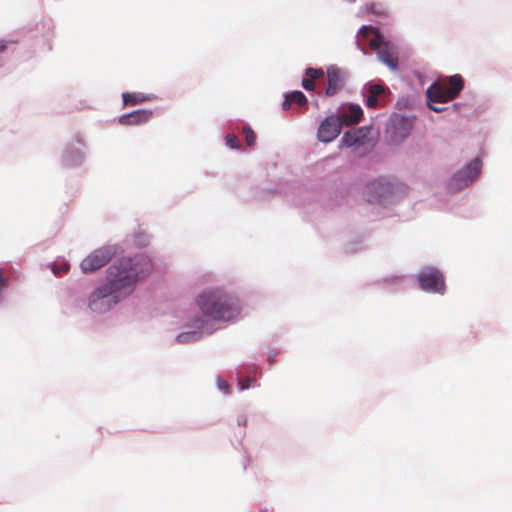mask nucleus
<instances>
[{
    "label": "nucleus",
    "instance_id": "f257e3e1",
    "mask_svg": "<svg viewBox=\"0 0 512 512\" xmlns=\"http://www.w3.org/2000/svg\"><path fill=\"white\" fill-rule=\"evenodd\" d=\"M153 265L148 256L137 254L122 257L113 262L107 270V285L117 295L124 297L133 292L136 282L147 277Z\"/></svg>",
    "mask_w": 512,
    "mask_h": 512
},
{
    "label": "nucleus",
    "instance_id": "f03ea898",
    "mask_svg": "<svg viewBox=\"0 0 512 512\" xmlns=\"http://www.w3.org/2000/svg\"><path fill=\"white\" fill-rule=\"evenodd\" d=\"M197 304L204 315L214 320H230L241 311L238 299L221 289L203 291L197 298Z\"/></svg>",
    "mask_w": 512,
    "mask_h": 512
},
{
    "label": "nucleus",
    "instance_id": "7ed1b4c3",
    "mask_svg": "<svg viewBox=\"0 0 512 512\" xmlns=\"http://www.w3.org/2000/svg\"><path fill=\"white\" fill-rule=\"evenodd\" d=\"M463 87L462 77L455 74L447 80L433 83L426 91L427 99L432 102H449L460 94Z\"/></svg>",
    "mask_w": 512,
    "mask_h": 512
},
{
    "label": "nucleus",
    "instance_id": "20e7f679",
    "mask_svg": "<svg viewBox=\"0 0 512 512\" xmlns=\"http://www.w3.org/2000/svg\"><path fill=\"white\" fill-rule=\"evenodd\" d=\"M400 189L399 185L386 178L369 182L365 194L370 203H380L392 197Z\"/></svg>",
    "mask_w": 512,
    "mask_h": 512
},
{
    "label": "nucleus",
    "instance_id": "39448f33",
    "mask_svg": "<svg viewBox=\"0 0 512 512\" xmlns=\"http://www.w3.org/2000/svg\"><path fill=\"white\" fill-rule=\"evenodd\" d=\"M369 46L377 52L380 62L393 71L398 69V49L394 44L384 41L383 37H377L369 39Z\"/></svg>",
    "mask_w": 512,
    "mask_h": 512
},
{
    "label": "nucleus",
    "instance_id": "423d86ee",
    "mask_svg": "<svg viewBox=\"0 0 512 512\" xmlns=\"http://www.w3.org/2000/svg\"><path fill=\"white\" fill-rule=\"evenodd\" d=\"M114 256L111 247H100L88 254L80 263L83 273H93L105 266Z\"/></svg>",
    "mask_w": 512,
    "mask_h": 512
},
{
    "label": "nucleus",
    "instance_id": "0eeeda50",
    "mask_svg": "<svg viewBox=\"0 0 512 512\" xmlns=\"http://www.w3.org/2000/svg\"><path fill=\"white\" fill-rule=\"evenodd\" d=\"M111 297L114 298L113 302L116 303L121 296L117 295V293L112 291L107 285H103L90 294L88 306L94 312H105L111 307Z\"/></svg>",
    "mask_w": 512,
    "mask_h": 512
},
{
    "label": "nucleus",
    "instance_id": "6e6552de",
    "mask_svg": "<svg viewBox=\"0 0 512 512\" xmlns=\"http://www.w3.org/2000/svg\"><path fill=\"white\" fill-rule=\"evenodd\" d=\"M481 166L482 163L478 158L472 160L463 170L453 175L449 183L450 187L459 190L470 185L478 177Z\"/></svg>",
    "mask_w": 512,
    "mask_h": 512
},
{
    "label": "nucleus",
    "instance_id": "1a4fd4ad",
    "mask_svg": "<svg viewBox=\"0 0 512 512\" xmlns=\"http://www.w3.org/2000/svg\"><path fill=\"white\" fill-rule=\"evenodd\" d=\"M418 282L421 289L443 294L445 291V281L443 274L434 268H428L418 275Z\"/></svg>",
    "mask_w": 512,
    "mask_h": 512
},
{
    "label": "nucleus",
    "instance_id": "9d476101",
    "mask_svg": "<svg viewBox=\"0 0 512 512\" xmlns=\"http://www.w3.org/2000/svg\"><path fill=\"white\" fill-rule=\"evenodd\" d=\"M327 87L325 89V95L328 97L335 96L338 94L346 85L347 73L335 66L331 65L327 68Z\"/></svg>",
    "mask_w": 512,
    "mask_h": 512
},
{
    "label": "nucleus",
    "instance_id": "9b49d317",
    "mask_svg": "<svg viewBox=\"0 0 512 512\" xmlns=\"http://www.w3.org/2000/svg\"><path fill=\"white\" fill-rule=\"evenodd\" d=\"M342 123L338 116L330 115L326 117L318 128L317 138L319 141L328 143L334 140L340 134Z\"/></svg>",
    "mask_w": 512,
    "mask_h": 512
},
{
    "label": "nucleus",
    "instance_id": "f8f14e48",
    "mask_svg": "<svg viewBox=\"0 0 512 512\" xmlns=\"http://www.w3.org/2000/svg\"><path fill=\"white\" fill-rule=\"evenodd\" d=\"M153 115L151 110L140 109L119 117V123L126 126L141 125L148 122Z\"/></svg>",
    "mask_w": 512,
    "mask_h": 512
},
{
    "label": "nucleus",
    "instance_id": "ddd939ff",
    "mask_svg": "<svg viewBox=\"0 0 512 512\" xmlns=\"http://www.w3.org/2000/svg\"><path fill=\"white\" fill-rule=\"evenodd\" d=\"M363 111L359 105L351 104L347 110H344L338 118L342 125H354L360 122Z\"/></svg>",
    "mask_w": 512,
    "mask_h": 512
},
{
    "label": "nucleus",
    "instance_id": "4468645a",
    "mask_svg": "<svg viewBox=\"0 0 512 512\" xmlns=\"http://www.w3.org/2000/svg\"><path fill=\"white\" fill-rule=\"evenodd\" d=\"M365 137L363 129L347 131L341 138V144L346 147L360 146L365 143Z\"/></svg>",
    "mask_w": 512,
    "mask_h": 512
},
{
    "label": "nucleus",
    "instance_id": "2eb2a0df",
    "mask_svg": "<svg viewBox=\"0 0 512 512\" xmlns=\"http://www.w3.org/2000/svg\"><path fill=\"white\" fill-rule=\"evenodd\" d=\"M385 88L381 84H372L368 89L366 98V106L368 108H377L381 104V96L384 94Z\"/></svg>",
    "mask_w": 512,
    "mask_h": 512
},
{
    "label": "nucleus",
    "instance_id": "dca6fc26",
    "mask_svg": "<svg viewBox=\"0 0 512 512\" xmlns=\"http://www.w3.org/2000/svg\"><path fill=\"white\" fill-rule=\"evenodd\" d=\"M122 98L123 103L126 106H133L150 100L149 97L143 95L142 93H123Z\"/></svg>",
    "mask_w": 512,
    "mask_h": 512
},
{
    "label": "nucleus",
    "instance_id": "f3484780",
    "mask_svg": "<svg viewBox=\"0 0 512 512\" xmlns=\"http://www.w3.org/2000/svg\"><path fill=\"white\" fill-rule=\"evenodd\" d=\"M360 35L365 39H368L370 36H373L372 38L382 37L379 30L373 26H363L360 29Z\"/></svg>",
    "mask_w": 512,
    "mask_h": 512
},
{
    "label": "nucleus",
    "instance_id": "a211bd4d",
    "mask_svg": "<svg viewBox=\"0 0 512 512\" xmlns=\"http://www.w3.org/2000/svg\"><path fill=\"white\" fill-rule=\"evenodd\" d=\"M289 94L292 103H296L299 106H305L307 104V98L301 91H293Z\"/></svg>",
    "mask_w": 512,
    "mask_h": 512
},
{
    "label": "nucleus",
    "instance_id": "6ab92c4d",
    "mask_svg": "<svg viewBox=\"0 0 512 512\" xmlns=\"http://www.w3.org/2000/svg\"><path fill=\"white\" fill-rule=\"evenodd\" d=\"M243 133L245 134V141H246V144L249 146V147H252L254 146L255 142H256V134L255 132L248 126H245L243 128Z\"/></svg>",
    "mask_w": 512,
    "mask_h": 512
},
{
    "label": "nucleus",
    "instance_id": "aec40b11",
    "mask_svg": "<svg viewBox=\"0 0 512 512\" xmlns=\"http://www.w3.org/2000/svg\"><path fill=\"white\" fill-rule=\"evenodd\" d=\"M305 74L308 78L315 81V80L323 77L324 71L321 68H311L310 67L305 70Z\"/></svg>",
    "mask_w": 512,
    "mask_h": 512
},
{
    "label": "nucleus",
    "instance_id": "412c9836",
    "mask_svg": "<svg viewBox=\"0 0 512 512\" xmlns=\"http://www.w3.org/2000/svg\"><path fill=\"white\" fill-rule=\"evenodd\" d=\"M226 145L232 149L240 148V141L235 134H227L225 137Z\"/></svg>",
    "mask_w": 512,
    "mask_h": 512
},
{
    "label": "nucleus",
    "instance_id": "4be33fe9",
    "mask_svg": "<svg viewBox=\"0 0 512 512\" xmlns=\"http://www.w3.org/2000/svg\"><path fill=\"white\" fill-rule=\"evenodd\" d=\"M365 9L368 13H373V14H382L383 13L381 4H376V3H372L370 5L367 4L365 6Z\"/></svg>",
    "mask_w": 512,
    "mask_h": 512
},
{
    "label": "nucleus",
    "instance_id": "5701e85b",
    "mask_svg": "<svg viewBox=\"0 0 512 512\" xmlns=\"http://www.w3.org/2000/svg\"><path fill=\"white\" fill-rule=\"evenodd\" d=\"M302 87L307 91H313L315 89V81L308 77L303 78Z\"/></svg>",
    "mask_w": 512,
    "mask_h": 512
},
{
    "label": "nucleus",
    "instance_id": "b1692460",
    "mask_svg": "<svg viewBox=\"0 0 512 512\" xmlns=\"http://www.w3.org/2000/svg\"><path fill=\"white\" fill-rule=\"evenodd\" d=\"M69 270V264L63 263L60 266L54 265L52 271L55 275L66 273Z\"/></svg>",
    "mask_w": 512,
    "mask_h": 512
},
{
    "label": "nucleus",
    "instance_id": "393cba45",
    "mask_svg": "<svg viewBox=\"0 0 512 512\" xmlns=\"http://www.w3.org/2000/svg\"><path fill=\"white\" fill-rule=\"evenodd\" d=\"M445 102H432L428 99V105L429 108L435 112H442L445 110L444 107H441V105L436 106L435 104H444Z\"/></svg>",
    "mask_w": 512,
    "mask_h": 512
},
{
    "label": "nucleus",
    "instance_id": "a878e982",
    "mask_svg": "<svg viewBox=\"0 0 512 512\" xmlns=\"http://www.w3.org/2000/svg\"><path fill=\"white\" fill-rule=\"evenodd\" d=\"M291 105H292V101H291L290 94H287L286 97H285L284 102L282 103V109L285 110V111L289 110Z\"/></svg>",
    "mask_w": 512,
    "mask_h": 512
},
{
    "label": "nucleus",
    "instance_id": "bb28decb",
    "mask_svg": "<svg viewBox=\"0 0 512 512\" xmlns=\"http://www.w3.org/2000/svg\"><path fill=\"white\" fill-rule=\"evenodd\" d=\"M218 387L221 390H223L225 393L229 392V384L224 380H221V379L218 380Z\"/></svg>",
    "mask_w": 512,
    "mask_h": 512
},
{
    "label": "nucleus",
    "instance_id": "cd10ccee",
    "mask_svg": "<svg viewBox=\"0 0 512 512\" xmlns=\"http://www.w3.org/2000/svg\"><path fill=\"white\" fill-rule=\"evenodd\" d=\"M242 390L248 389L251 385L250 379H242L239 381Z\"/></svg>",
    "mask_w": 512,
    "mask_h": 512
},
{
    "label": "nucleus",
    "instance_id": "c85d7f7f",
    "mask_svg": "<svg viewBox=\"0 0 512 512\" xmlns=\"http://www.w3.org/2000/svg\"><path fill=\"white\" fill-rule=\"evenodd\" d=\"M189 334H180L178 337H177V340L180 342V343H184L187 341V339L189 338Z\"/></svg>",
    "mask_w": 512,
    "mask_h": 512
},
{
    "label": "nucleus",
    "instance_id": "c756f323",
    "mask_svg": "<svg viewBox=\"0 0 512 512\" xmlns=\"http://www.w3.org/2000/svg\"><path fill=\"white\" fill-rule=\"evenodd\" d=\"M6 49V45L3 43V41H0V53L4 52Z\"/></svg>",
    "mask_w": 512,
    "mask_h": 512
}]
</instances>
